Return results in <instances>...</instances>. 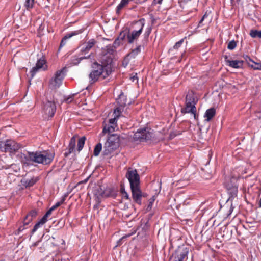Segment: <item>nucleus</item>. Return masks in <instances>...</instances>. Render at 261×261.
Segmentation results:
<instances>
[{"mask_svg": "<svg viewBox=\"0 0 261 261\" xmlns=\"http://www.w3.org/2000/svg\"><path fill=\"white\" fill-rule=\"evenodd\" d=\"M259 206L260 207H261V198H260V200L259 201Z\"/></svg>", "mask_w": 261, "mask_h": 261, "instance_id": "nucleus-54", "label": "nucleus"}, {"mask_svg": "<svg viewBox=\"0 0 261 261\" xmlns=\"http://www.w3.org/2000/svg\"><path fill=\"white\" fill-rule=\"evenodd\" d=\"M117 46H112L111 45H108L106 46V51L107 54H109L108 55L109 56L111 57L110 55H112L113 53L115 51V48H116ZM106 56H108L107 55H106Z\"/></svg>", "mask_w": 261, "mask_h": 261, "instance_id": "nucleus-31", "label": "nucleus"}, {"mask_svg": "<svg viewBox=\"0 0 261 261\" xmlns=\"http://www.w3.org/2000/svg\"><path fill=\"white\" fill-rule=\"evenodd\" d=\"M102 150V144L101 143H98L96 144L94 148L93 151V155L95 156H97L99 155L100 152Z\"/></svg>", "mask_w": 261, "mask_h": 261, "instance_id": "nucleus-29", "label": "nucleus"}, {"mask_svg": "<svg viewBox=\"0 0 261 261\" xmlns=\"http://www.w3.org/2000/svg\"><path fill=\"white\" fill-rule=\"evenodd\" d=\"M127 98L126 96L121 93L120 94L119 98L117 100V104L122 107H124L126 105Z\"/></svg>", "mask_w": 261, "mask_h": 261, "instance_id": "nucleus-21", "label": "nucleus"}, {"mask_svg": "<svg viewBox=\"0 0 261 261\" xmlns=\"http://www.w3.org/2000/svg\"><path fill=\"white\" fill-rule=\"evenodd\" d=\"M86 140L85 136L82 137L78 140L77 149L78 151H80L83 148Z\"/></svg>", "mask_w": 261, "mask_h": 261, "instance_id": "nucleus-27", "label": "nucleus"}, {"mask_svg": "<svg viewBox=\"0 0 261 261\" xmlns=\"http://www.w3.org/2000/svg\"><path fill=\"white\" fill-rule=\"evenodd\" d=\"M127 35H126L125 33L121 32L118 37V38L115 40L114 42V44L115 46H118L121 43V41H122L126 37Z\"/></svg>", "mask_w": 261, "mask_h": 261, "instance_id": "nucleus-23", "label": "nucleus"}, {"mask_svg": "<svg viewBox=\"0 0 261 261\" xmlns=\"http://www.w3.org/2000/svg\"><path fill=\"white\" fill-rule=\"evenodd\" d=\"M240 0H231V3L235 4L236 3H238Z\"/></svg>", "mask_w": 261, "mask_h": 261, "instance_id": "nucleus-51", "label": "nucleus"}, {"mask_svg": "<svg viewBox=\"0 0 261 261\" xmlns=\"http://www.w3.org/2000/svg\"><path fill=\"white\" fill-rule=\"evenodd\" d=\"M137 23L139 25V29L129 31L127 34L126 39L128 43H133L138 40L142 32L145 24V19L142 18L140 19Z\"/></svg>", "mask_w": 261, "mask_h": 261, "instance_id": "nucleus-6", "label": "nucleus"}, {"mask_svg": "<svg viewBox=\"0 0 261 261\" xmlns=\"http://www.w3.org/2000/svg\"><path fill=\"white\" fill-rule=\"evenodd\" d=\"M55 153L49 150L43 151L28 152L25 157L27 161L43 165H49L53 161Z\"/></svg>", "mask_w": 261, "mask_h": 261, "instance_id": "nucleus-2", "label": "nucleus"}, {"mask_svg": "<svg viewBox=\"0 0 261 261\" xmlns=\"http://www.w3.org/2000/svg\"><path fill=\"white\" fill-rule=\"evenodd\" d=\"M28 225H24V221H23V225L20 226L18 229H17V230L16 231V232H15V234H19V233L22 232L23 230L27 228V226Z\"/></svg>", "mask_w": 261, "mask_h": 261, "instance_id": "nucleus-40", "label": "nucleus"}, {"mask_svg": "<svg viewBox=\"0 0 261 261\" xmlns=\"http://www.w3.org/2000/svg\"><path fill=\"white\" fill-rule=\"evenodd\" d=\"M38 179L32 178L31 179H27L23 181V185L25 187H30L33 186L37 181Z\"/></svg>", "mask_w": 261, "mask_h": 261, "instance_id": "nucleus-28", "label": "nucleus"}, {"mask_svg": "<svg viewBox=\"0 0 261 261\" xmlns=\"http://www.w3.org/2000/svg\"><path fill=\"white\" fill-rule=\"evenodd\" d=\"M117 118L114 117V118L110 119L108 124H111L112 125H116Z\"/></svg>", "mask_w": 261, "mask_h": 261, "instance_id": "nucleus-44", "label": "nucleus"}, {"mask_svg": "<svg viewBox=\"0 0 261 261\" xmlns=\"http://www.w3.org/2000/svg\"><path fill=\"white\" fill-rule=\"evenodd\" d=\"M155 198L156 196L154 195L149 199V204L147 207V210L148 211H150L151 210L153 203H154Z\"/></svg>", "mask_w": 261, "mask_h": 261, "instance_id": "nucleus-37", "label": "nucleus"}, {"mask_svg": "<svg viewBox=\"0 0 261 261\" xmlns=\"http://www.w3.org/2000/svg\"><path fill=\"white\" fill-rule=\"evenodd\" d=\"M35 0H25L24 2V7L27 10H31L34 6Z\"/></svg>", "mask_w": 261, "mask_h": 261, "instance_id": "nucleus-24", "label": "nucleus"}, {"mask_svg": "<svg viewBox=\"0 0 261 261\" xmlns=\"http://www.w3.org/2000/svg\"><path fill=\"white\" fill-rule=\"evenodd\" d=\"M150 32H151V29H149L148 31L145 32V35L147 37H148L149 35Z\"/></svg>", "mask_w": 261, "mask_h": 261, "instance_id": "nucleus-49", "label": "nucleus"}, {"mask_svg": "<svg viewBox=\"0 0 261 261\" xmlns=\"http://www.w3.org/2000/svg\"><path fill=\"white\" fill-rule=\"evenodd\" d=\"M123 107L119 106L117 107L114 111V117L118 119L119 117L120 116L121 113L123 110Z\"/></svg>", "mask_w": 261, "mask_h": 261, "instance_id": "nucleus-30", "label": "nucleus"}, {"mask_svg": "<svg viewBox=\"0 0 261 261\" xmlns=\"http://www.w3.org/2000/svg\"><path fill=\"white\" fill-rule=\"evenodd\" d=\"M76 143V138L73 136L72 137L69 142V144L68 147V151L64 153V156L65 157L68 156L70 154L73 152L75 150Z\"/></svg>", "mask_w": 261, "mask_h": 261, "instance_id": "nucleus-18", "label": "nucleus"}, {"mask_svg": "<svg viewBox=\"0 0 261 261\" xmlns=\"http://www.w3.org/2000/svg\"><path fill=\"white\" fill-rule=\"evenodd\" d=\"M112 61L111 57L103 55L99 62H94L91 65L92 70L89 75L90 81L94 83L101 77L107 78L112 72Z\"/></svg>", "mask_w": 261, "mask_h": 261, "instance_id": "nucleus-1", "label": "nucleus"}, {"mask_svg": "<svg viewBox=\"0 0 261 261\" xmlns=\"http://www.w3.org/2000/svg\"><path fill=\"white\" fill-rule=\"evenodd\" d=\"M133 201L139 205L142 204V198L147 197V194L142 192L140 186L131 187Z\"/></svg>", "mask_w": 261, "mask_h": 261, "instance_id": "nucleus-10", "label": "nucleus"}, {"mask_svg": "<svg viewBox=\"0 0 261 261\" xmlns=\"http://www.w3.org/2000/svg\"><path fill=\"white\" fill-rule=\"evenodd\" d=\"M250 35L253 38H261V31L251 30L250 33Z\"/></svg>", "mask_w": 261, "mask_h": 261, "instance_id": "nucleus-34", "label": "nucleus"}, {"mask_svg": "<svg viewBox=\"0 0 261 261\" xmlns=\"http://www.w3.org/2000/svg\"><path fill=\"white\" fill-rule=\"evenodd\" d=\"M0 261H6V259L2 257V258H0Z\"/></svg>", "mask_w": 261, "mask_h": 261, "instance_id": "nucleus-53", "label": "nucleus"}, {"mask_svg": "<svg viewBox=\"0 0 261 261\" xmlns=\"http://www.w3.org/2000/svg\"><path fill=\"white\" fill-rule=\"evenodd\" d=\"M141 52V45H139L136 48L133 49L128 55V57L134 58L139 53Z\"/></svg>", "mask_w": 261, "mask_h": 261, "instance_id": "nucleus-26", "label": "nucleus"}, {"mask_svg": "<svg viewBox=\"0 0 261 261\" xmlns=\"http://www.w3.org/2000/svg\"><path fill=\"white\" fill-rule=\"evenodd\" d=\"M28 214L31 216V217H32L34 219L37 215V212L35 210H33L29 212Z\"/></svg>", "mask_w": 261, "mask_h": 261, "instance_id": "nucleus-43", "label": "nucleus"}, {"mask_svg": "<svg viewBox=\"0 0 261 261\" xmlns=\"http://www.w3.org/2000/svg\"><path fill=\"white\" fill-rule=\"evenodd\" d=\"M96 41L94 39H91L86 42L82 46L81 51L83 54H86L93 48L96 43Z\"/></svg>", "mask_w": 261, "mask_h": 261, "instance_id": "nucleus-15", "label": "nucleus"}, {"mask_svg": "<svg viewBox=\"0 0 261 261\" xmlns=\"http://www.w3.org/2000/svg\"><path fill=\"white\" fill-rule=\"evenodd\" d=\"M20 148L19 144L13 140H8L0 142V150L5 152L15 153Z\"/></svg>", "mask_w": 261, "mask_h": 261, "instance_id": "nucleus-7", "label": "nucleus"}, {"mask_svg": "<svg viewBox=\"0 0 261 261\" xmlns=\"http://www.w3.org/2000/svg\"><path fill=\"white\" fill-rule=\"evenodd\" d=\"M34 219L33 217H31L28 214H27L24 217L23 221H24V225H29Z\"/></svg>", "mask_w": 261, "mask_h": 261, "instance_id": "nucleus-39", "label": "nucleus"}, {"mask_svg": "<svg viewBox=\"0 0 261 261\" xmlns=\"http://www.w3.org/2000/svg\"><path fill=\"white\" fill-rule=\"evenodd\" d=\"M198 102V98L193 91L188 93L185 99V107L181 108L182 114L191 113L193 114L195 119H196V108L195 105Z\"/></svg>", "mask_w": 261, "mask_h": 261, "instance_id": "nucleus-3", "label": "nucleus"}, {"mask_svg": "<svg viewBox=\"0 0 261 261\" xmlns=\"http://www.w3.org/2000/svg\"><path fill=\"white\" fill-rule=\"evenodd\" d=\"M43 110L48 117H53L56 111V106L55 102L47 100L44 105Z\"/></svg>", "mask_w": 261, "mask_h": 261, "instance_id": "nucleus-11", "label": "nucleus"}, {"mask_svg": "<svg viewBox=\"0 0 261 261\" xmlns=\"http://www.w3.org/2000/svg\"><path fill=\"white\" fill-rule=\"evenodd\" d=\"M13 166V165L12 164L10 166H5V167H4V168L7 169H9V168L12 167Z\"/></svg>", "mask_w": 261, "mask_h": 261, "instance_id": "nucleus-52", "label": "nucleus"}, {"mask_svg": "<svg viewBox=\"0 0 261 261\" xmlns=\"http://www.w3.org/2000/svg\"><path fill=\"white\" fill-rule=\"evenodd\" d=\"M187 251H184L182 252H181L177 257V259L175 261H183V260L185 259V258L187 255Z\"/></svg>", "mask_w": 261, "mask_h": 261, "instance_id": "nucleus-38", "label": "nucleus"}, {"mask_svg": "<svg viewBox=\"0 0 261 261\" xmlns=\"http://www.w3.org/2000/svg\"><path fill=\"white\" fill-rule=\"evenodd\" d=\"M236 179L233 178L230 180V183H227L226 187L228 191V193L230 195V197L234 198L237 196L238 193V186L235 183Z\"/></svg>", "mask_w": 261, "mask_h": 261, "instance_id": "nucleus-12", "label": "nucleus"}, {"mask_svg": "<svg viewBox=\"0 0 261 261\" xmlns=\"http://www.w3.org/2000/svg\"><path fill=\"white\" fill-rule=\"evenodd\" d=\"M163 0H153L152 2V5L161 4Z\"/></svg>", "mask_w": 261, "mask_h": 261, "instance_id": "nucleus-47", "label": "nucleus"}, {"mask_svg": "<svg viewBox=\"0 0 261 261\" xmlns=\"http://www.w3.org/2000/svg\"><path fill=\"white\" fill-rule=\"evenodd\" d=\"M216 115V110L214 108H211L207 109L204 115V117L206 118L205 121L209 122Z\"/></svg>", "mask_w": 261, "mask_h": 261, "instance_id": "nucleus-19", "label": "nucleus"}, {"mask_svg": "<svg viewBox=\"0 0 261 261\" xmlns=\"http://www.w3.org/2000/svg\"><path fill=\"white\" fill-rule=\"evenodd\" d=\"M102 193V188L101 186H99L94 190V195L96 197L95 200L98 203H100L101 202V199L103 198Z\"/></svg>", "mask_w": 261, "mask_h": 261, "instance_id": "nucleus-20", "label": "nucleus"}, {"mask_svg": "<svg viewBox=\"0 0 261 261\" xmlns=\"http://www.w3.org/2000/svg\"><path fill=\"white\" fill-rule=\"evenodd\" d=\"M120 193L122 195L123 197L125 198L126 199H129V195L128 193L125 191L124 186L123 185H121L120 186Z\"/></svg>", "mask_w": 261, "mask_h": 261, "instance_id": "nucleus-32", "label": "nucleus"}, {"mask_svg": "<svg viewBox=\"0 0 261 261\" xmlns=\"http://www.w3.org/2000/svg\"><path fill=\"white\" fill-rule=\"evenodd\" d=\"M237 46V42L234 40L229 41L227 45V48L229 50L234 49Z\"/></svg>", "mask_w": 261, "mask_h": 261, "instance_id": "nucleus-36", "label": "nucleus"}, {"mask_svg": "<svg viewBox=\"0 0 261 261\" xmlns=\"http://www.w3.org/2000/svg\"><path fill=\"white\" fill-rule=\"evenodd\" d=\"M90 57V55H89L87 57H81L79 58L80 59V61H82V60L83 59H88L89 58V57Z\"/></svg>", "mask_w": 261, "mask_h": 261, "instance_id": "nucleus-50", "label": "nucleus"}, {"mask_svg": "<svg viewBox=\"0 0 261 261\" xmlns=\"http://www.w3.org/2000/svg\"><path fill=\"white\" fill-rule=\"evenodd\" d=\"M131 80L133 81H134L135 80H138V77H137V73H135V74L133 76H132L131 77H130Z\"/></svg>", "mask_w": 261, "mask_h": 261, "instance_id": "nucleus-48", "label": "nucleus"}, {"mask_svg": "<svg viewBox=\"0 0 261 261\" xmlns=\"http://www.w3.org/2000/svg\"><path fill=\"white\" fill-rule=\"evenodd\" d=\"M119 136L116 134L111 135L104 144L103 155H108L110 154L119 147Z\"/></svg>", "mask_w": 261, "mask_h": 261, "instance_id": "nucleus-4", "label": "nucleus"}, {"mask_svg": "<svg viewBox=\"0 0 261 261\" xmlns=\"http://www.w3.org/2000/svg\"><path fill=\"white\" fill-rule=\"evenodd\" d=\"M117 127V125H112L111 124H105L103 126V128L102 130V133H110L113 132L115 130V128Z\"/></svg>", "mask_w": 261, "mask_h": 261, "instance_id": "nucleus-22", "label": "nucleus"}, {"mask_svg": "<svg viewBox=\"0 0 261 261\" xmlns=\"http://www.w3.org/2000/svg\"><path fill=\"white\" fill-rule=\"evenodd\" d=\"M102 192L103 198L108 197L115 198L117 195V191L112 187H108L104 189L102 188Z\"/></svg>", "mask_w": 261, "mask_h": 261, "instance_id": "nucleus-14", "label": "nucleus"}, {"mask_svg": "<svg viewBox=\"0 0 261 261\" xmlns=\"http://www.w3.org/2000/svg\"><path fill=\"white\" fill-rule=\"evenodd\" d=\"M54 210L50 207L45 213V214L43 216L42 219L44 220L46 222L47 221L48 217L51 215L52 212Z\"/></svg>", "mask_w": 261, "mask_h": 261, "instance_id": "nucleus-41", "label": "nucleus"}, {"mask_svg": "<svg viewBox=\"0 0 261 261\" xmlns=\"http://www.w3.org/2000/svg\"><path fill=\"white\" fill-rule=\"evenodd\" d=\"M209 14V13H208L207 12H206L205 13V14H204V15L203 16V17H202V18L201 19L200 22H199V23H201L208 16Z\"/></svg>", "mask_w": 261, "mask_h": 261, "instance_id": "nucleus-46", "label": "nucleus"}, {"mask_svg": "<svg viewBox=\"0 0 261 261\" xmlns=\"http://www.w3.org/2000/svg\"><path fill=\"white\" fill-rule=\"evenodd\" d=\"M185 38H182L181 39V40H180L179 41L177 42L173 46V49H178L180 46L181 45H182V44L183 43L184 41V39H185Z\"/></svg>", "mask_w": 261, "mask_h": 261, "instance_id": "nucleus-42", "label": "nucleus"}, {"mask_svg": "<svg viewBox=\"0 0 261 261\" xmlns=\"http://www.w3.org/2000/svg\"><path fill=\"white\" fill-rule=\"evenodd\" d=\"M250 61L253 63V64L250 65V66L254 70H261V64L253 62L250 58H249Z\"/></svg>", "mask_w": 261, "mask_h": 261, "instance_id": "nucleus-35", "label": "nucleus"}, {"mask_svg": "<svg viewBox=\"0 0 261 261\" xmlns=\"http://www.w3.org/2000/svg\"><path fill=\"white\" fill-rule=\"evenodd\" d=\"M183 57H184V54H182L181 55V58H183Z\"/></svg>", "mask_w": 261, "mask_h": 261, "instance_id": "nucleus-56", "label": "nucleus"}, {"mask_svg": "<svg viewBox=\"0 0 261 261\" xmlns=\"http://www.w3.org/2000/svg\"><path fill=\"white\" fill-rule=\"evenodd\" d=\"M73 100V95L69 96L65 99V101L67 103H71Z\"/></svg>", "mask_w": 261, "mask_h": 261, "instance_id": "nucleus-45", "label": "nucleus"}, {"mask_svg": "<svg viewBox=\"0 0 261 261\" xmlns=\"http://www.w3.org/2000/svg\"><path fill=\"white\" fill-rule=\"evenodd\" d=\"M126 177L129 182L130 188L140 186V176L136 169L129 168L126 174Z\"/></svg>", "mask_w": 261, "mask_h": 261, "instance_id": "nucleus-9", "label": "nucleus"}, {"mask_svg": "<svg viewBox=\"0 0 261 261\" xmlns=\"http://www.w3.org/2000/svg\"><path fill=\"white\" fill-rule=\"evenodd\" d=\"M46 222L43 220L42 218L39 221H38L34 226L33 228L32 229L31 231V234H33L39 228H40L41 226H42L43 225H44Z\"/></svg>", "mask_w": 261, "mask_h": 261, "instance_id": "nucleus-25", "label": "nucleus"}, {"mask_svg": "<svg viewBox=\"0 0 261 261\" xmlns=\"http://www.w3.org/2000/svg\"><path fill=\"white\" fill-rule=\"evenodd\" d=\"M153 138V130L147 127L138 129L134 134L133 139L140 142H147Z\"/></svg>", "mask_w": 261, "mask_h": 261, "instance_id": "nucleus-5", "label": "nucleus"}, {"mask_svg": "<svg viewBox=\"0 0 261 261\" xmlns=\"http://www.w3.org/2000/svg\"><path fill=\"white\" fill-rule=\"evenodd\" d=\"M46 61L43 57L37 60L35 67H33L31 71V76L33 77L38 70L41 68H43L45 70L46 68H44V65L46 64Z\"/></svg>", "mask_w": 261, "mask_h": 261, "instance_id": "nucleus-13", "label": "nucleus"}, {"mask_svg": "<svg viewBox=\"0 0 261 261\" xmlns=\"http://www.w3.org/2000/svg\"><path fill=\"white\" fill-rule=\"evenodd\" d=\"M67 196V195H65L63 197H62V199L60 201L57 202L55 205L52 206L51 208L54 211L56 208H57L59 206L62 205L65 201V198Z\"/></svg>", "mask_w": 261, "mask_h": 261, "instance_id": "nucleus-33", "label": "nucleus"}, {"mask_svg": "<svg viewBox=\"0 0 261 261\" xmlns=\"http://www.w3.org/2000/svg\"><path fill=\"white\" fill-rule=\"evenodd\" d=\"M125 238V237H122V238H121V239L119 240V241H118V243H119V242H120L121 240H123V239H124Z\"/></svg>", "mask_w": 261, "mask_h": 261, "instance_id": "nucleus-55", "label": "nucleus"}, {"mask_svg": "<svg viewBox=\"0 0 261 261\" xmlns=\"http://www.w3.org/2000/svg\"><path fill=\"white\" fill-rule=\"evenodd\" d=\"M65 70L66 68L64 67L56 72L54 77L49 81V86L50 88L57 89L60 86L65 76Z\"/></svg>", "mask_w": 261, "mask_h": 261, "instance_id": "nucleus-8", "label": "nucleus"}, {"mask_svg": "<svg viewBox=\"0 0 261 261\" xmlns=\"http://www.w3.org/2000/svg\"><path fill=\"white\" fill-rule=\"evenodd\" d=\"M81 33H82V31L81 30H77V31H75L72 32L71 33L65 35L62 38V39L60 42V46L59 47V50H60L62 47H63L65 45V44H66L67 39L70 38L71 37H72L73 36L78 35Z\"/></svg>", "mask_w": 261, "mask_h": 261, "instance_id": "nucleus-16", "label": "nucleus"}, {"mask_svg": "<svg viewBox=\"0 0 261 261\" xmlns=\"http://www.w3.org/2000/svg\"><path fill=\"white\" fill-rule=\"evenodd\" d=\"M227 56H225L224 58L225 59L226 62L227 63V65L229 66L234 68H242L243 65V61L242 60H230L227 59Z\"/></svg>", "mask_w": 261, "mask_h": 261, "instance_id": "nucleus-17", "label": "nucleus"}]
</instances>
